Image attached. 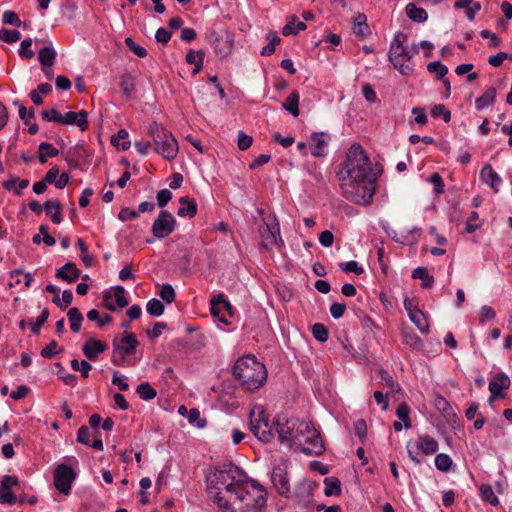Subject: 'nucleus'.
I'll use <instances>...</instances> for the list:
<instances>
[{
    "instance_id": "obj_64",
    "label": "nucleus",
    "mask_w": 512,
    "mask_h": 512,
    "mask_svg": "<svg viewBox=\"0 0 512 512\" xmlns=\"http://www.w3.org/2000/svg\"><path fill=\"white\" fill-rule=\"evenodd\" d=\"M172 199V193L168 189H162L157 193V204L163 208Z\"/></svg>"
},
{
    "instance_id": "obj_1",
    "label": "nucleus",
    "mask_w": 512,
    "mask_h": 512,
    "mask_svg": "<svg viewBox=\"0 0 512 512\" xmlns=\"http://www.w3.org/2000/svg\"><path fill=\"white\" fill-rule=\"evenodd\" d=\"M208 495L221 512H263L267 492L233 464L217 468L208 479Z\"/></svg>"
},
{
    "instance_id": "obj_61",
    "label": "nucleus",
    "mask_w": 512,
    "mask_h": 512,
    "mask_svg": "<svg viewBox=\"0 0 512 512\" xmlns=\"http://www.w3.org/2000/svg\"><path fill=\"white\" fill-rule=\"evenodd\" d=\"M3 23L7 25H13L19 27L21 25V21L19 16L14 12L7 10L3 13Z\"/></svg>"
},
{
    "instance_id": "obj_32",
    "label": "nucleus",
    "mask_w": 512,
    "mask_h": 512,
    "mask_svg": "<svg viewBox=\"0 0 512 512\" xmlns=\"http://www.w3.org/2000/svg\"><path fill=\"white\" fill-rule=\"evenodd\" d=\"M2 186L6 190H13L16 195H21L22 190L29 186V180H18V178H11L4 181Z\"/></svg>"
},
{
    "instance_id": "obj_58",
    "label": "nucleus",
    "mask_w": 512,
    "mask_h": 512,
    "mask_svg": "<svg viewBox=\"0 0 512 512\" xmlns=\"http://www.w3.org/2000/svg\"><path fill=\"white\" fill-rule=\"evenodd\" d=\"M31 45H32V39L31 38L24 39L21 42L20 49H19V54L23 58L31 59V58L34 57V55H35L34 51L29 49L31 47Z\"/></svg>"
},
{
    "instance_id": "obj_34",
    "label": "nucleus",
    "mask_w": 512,
    "mask_h": 512,
    "mask_svg": "<svg viewBox=\"0 0 512 512\" xmlns=\"http://www.w3.org/2000/svg\"><path fill=\"white\" fill-rule=\"evenodd\" d=\"M33 243L40 244L44 242L47 246H54L56 241L55 238L49 234L48 226L41 225L39 227V233L33 236Z\"/></svg>"
},
{
    "instance_id": "obj_17",
    "label": "nucleus",
    "mask_w": 512,
    "mask_h": 512,
    "mask_svg": "<svg viewBox=\"0 0 512 512\" xmlns=\"http://www.w3.org/2000/svg\"><path fill=\"white\" fill-rule=\"evenodd\" d=\"M212 46L220 58L227 57L233 49V38L229 33H211Z\"/></svg>"
},
{
    "instance_id": "obj_19",
    "label": "nucleus",
    "mask_w": 512,
    "mask_h": 512,
    "mask_svg": "<svg viewBox=\"0 0 512 512\" xmlns=\"http://www.w3.org/2000/svg\"><path fill=\"white\" fill-rule=\"evenodd\" d=\"M328 139L329 136L323 132L313 133L309 140V146L312 155L316 157L324 156Z\"/></svg>"
},
{
    "instance_id": "obj_55",
    "label": "nucleus",
    "mask_w": 512,
    "mask_h": 512,
    "mask_svg": "<svg viewBox=\"0 0 512 512\" xmlns=\"http://www.w3.org/2000/svg\"><path fill=\"white\" fill-rule=\"evenodd\" d=\"M49 317V310L47 308L43 309L40 316L36 319L34 323L31 324V330L34 334H39L41 327L47 321Z\"/></svg>"
},
{
    "instance_id": "obj_26",
    "label": "nucleus",
    "mask_w": 512,
    "mask_h": 512,
    "mask_svg": "<svg viewBox=\"0 0 512 512\" xmlns=\"http://www.w3.org/2000/svg\"><path fill=\"white\" fill-rule=\"evenodd\" d=\"M180 208L177 211V214L180 217H189L192 218L197 213V204L194 199H190L188 197H181L180 200Z\"/></svg>"
},
{
    "instance_id": "obj_22",
    "label": "nucleus",
    "mask_w": 512,
    "mask_h": 512,
    "mask_svg": "<svg viewBox=\"0 0 512 512\" xmlns=\"http://www.w3.org/2000/svg\"><path fill=\"white\" fill-rule=\"evenodd\" d=\"M415 447L417 451H421L425 455L434 454L438 451L437 441L429 435L419 436Z\"/></svg>"
},
{
    "instance_id": "obj_37",
    "label": "nucleus",
    "mask_w": 512,
    "mask_h": 512,
    "mask_svg": "<svg viewBox=\"0 0 512 512\" xmlns=\"http://www.w3.org/2000/svg\"><path fill=\"white\" fill-rule=\"evenodd\" d=\"M326 496H338L341 494V483L336 477H327L324 479Z\"/></svg>"
},
{
    "instance_id": "obj_33",
    "label": "nucleus",
    "mask_w": 512,
    "mask_h": 512,
    "mask_svg": "<svg viewBox=\"0 0 512 512\" xmlns=\"http://www.w3.org/2000/svg\"><path fill=\"white\" fill-rule=\"evenodd\" d=\"M367 17L365 14H358L354 19L353 31L360 37H365L370 34L369 27L366 23Z\"/></svg>"
},
{
    "instance_id": "obj_11",
    "label": "nucleus",
    "mask_w": 512,
    "mask_h": 512,
    "mask_svg": "<svg viewBox=\"0 0 512 512\" xmlns=\"http://www.w3.org/2000/svg\"><path fill=\"white\" fill-rule=\"evenodd\" d=\"M271 481L280 496L285 498L290 497L291 487L288 466L285 462H282L273 468L271 472Z\"/></svg>"
},
{
    "instance_id": "obj_59",
    "label": "nucleus",
    "mask_w": 512,
    "mask_h": 512,
    "mask_svg": "<svg viewBox=\"0 0 512 512\" xmlns=\"http://www.w3.org/2000/svg\"><path fill=\"white\" fill-rule=\"evenodd\" d=\"M253 142V138L243 131H240L237 136V145L238 148L242 151L247 150Z\"/></svg>"
},
{
    "instance_id": "obj_18",
    "label": "nucleus",
    "mask_w": 512,
    "mask_h": 512,
    "mask_svg": "<svg viewBox=\"0 0 512 512\" xmlns=\"http://www.w3.org/2000/svg\"><path fill=\"white\" fill-rule=\"evenodd\" d=\"M107 349L104 342L96 338L88 339L82 347V352L85 357L91 361H95L99 354Z\"/></svg>"
},
{
    "instance_id": "obj_57",
    "label": "nucleus",
    "mask_w": 512,
    "mask_h": 512,
    "mask_svg": "<svg viewBox=\"0 0 512 512\" xmlns=\"http://www.w3.org/2000/svg\"><path fill=\"white\" fill-rule=\"evenodd\" d=\"M478 220H479L478 213L475 211L471 212L469 218L467 219L466 227H465V230L467 233H473L481 226V224L477 222Z\"/></svg>"
},
{
    "instance_id": "obj_31",
    "label": "nucleus",
    "mask_w": 512,
    "mask_h": 512,
    "mask_svg": "<svg viewBox=\"0 0 512 512\" xmlns=\"http://www.w3.org/2000/svg\"><path fill=\"white\" fill-rule=\"evenodd\" d=\"M406 14L412 21L418 23L426 21L428 17L427 12L423 8H419L413 3L407 4Z\"/></svg>"
},
{
    "instance_id": "obj_29",
    "label": "nucleus",
    "mask_w": 512,
    "mask_h": 512,
    "mask_svg": "<svg viewBox=\"0 0 512 512\" xmlns=\"http://www.w3.org/2000/svg\"><path fill=\"white\" fill-rule=\"evenodd\" d=\"M496 89L489 87L482 96L476 99L475 106L477 110H482L485 107L492 105L495 101Z\"/></svg>"
},
{
    "instance_id": "obj_45",
    "label": "nucleus",
    "mask_w": 512,
    "mask_h": 512,
    "mask_svg": "<svg viewBox=\"0 0 512 512\" xmlns=\"http://www.w3.org/2000/svg\"><path fill=\"white\" fill-rule=\"evenodd\" d=\"M312 334L313 337L321 343L326 342L329 336V332L326 326L320 323H316L312 326Z\"/></svg>"
},
{
    "instance_id": "obj_5",
    "label": "nucleus",
    "mask_w": 512,
    "mask_h": 512,
    "mask_svg": "<svg viewBox=\"0 0 512 512\" xmlns=\"http://www.w3.org/2000/svg\"><path fill=\"white\" fill-rule=\"evenodd\" d=\"M406 42L407 35L403 32H398L391 42L388 53L389 61L402 75H409L413 71V67L410 64L412 55L405 46Z\"/></svg>"
},
{
    "instance_id": "obj_6",
    "label": "nucleus",
    "mask_w": 512,
    "mask_h": 512,
    "mask_svg": "<svg viewBox=\"0 0 512 512\" xmlns=\"http://www.w3.org/2000/svg\"><path fill=\"white\" fill-rule=\"evenodd\" d=\"M148 134L153 140L155 151L164 159L172 160L177 156L178 143L173 135L157 122L150 124Z\"/></svg>"
},
{
    "instance_id": "obj_7",
    "label": "nucleus",
    "mask_w": 512,
    "mask_h": 512,
    "mask_svg": "<svg viewBox=\"0 0 512 512\" xmlns=\"http://www.w3.org/2000/svg\"><path fill=\"white\" fill-rule=\"evenodd\" d=\"M250 430L262 442L268 443L274 438L269 418L262 407H256L250 412Z\"/></svg>"
},
{
    "instance_id": "obj_28",
    "label": "nucleus",
    "mask_w": 512,
    "mask_h": 512,
    "mask_svg": "<svg viewBox=\"0 0 512 512\" xmlns=\"http://www.w3.org/2000/svg\"><path fill=\"white\" fill-rule=\"evenodd\" d=\"M57 53L52 46L42 48L38 53V60L43 67H52L54 65Z\"/></svg>"
},
{
    "instance_id": "obj_2",
    "label": "nucleus",
    "mask_w": 512,
    "mask_h": 512,
    "mask_svg": "<svg viewBox=\"0 0 512 512\" xmlns=\"http://www.w3.org/2000/svg\"><path fill=\"white\" fill-rule=\"evenodd\" d=\"M337 176L342 194L347 200L360 205L370 204L378 174L360 144L350 146Z\"/></svg>"
},
{
    "instance_id": "obj_27",
    "label": "nucleus",
    "mask_w": 512,
    "mask_h": 512,
    "mask_svg": "<svg viewBox=\"0 0 512 512\" xmlns=\"http://www.w3.org/2000/svg\"><path fill=\"white\" fill-rule=\"evenodd\" d=\"M44 210L48 215H51V220L55 224H60L62 221L61 217V204L57 200H47L43 204Z\"/></svg>"
},
{
    "instance_id": "obj_9",
    "label": "nucleus",
    "mask_w": 512,
    "mask_h": 512,
    "mask_svg": "<svg viewBox=\"0 0 512 512\" xmlns=\"http://www.w3.org/2000/svg\"><path fill=\"white\" fill-rule=\"evenodd\" d=\"M53 116L49 117L48 113L41 112L42 118L46 121H53L64 125H76L82 131L88 128V114L85 110L79 112H67L64 115L60 114L56 109H52Z\"/></svg>"
},
{
    "instance_id": "obj_4",
    "label": "nucleus",
    "mask_w": 512,
    "mask_h": 512,
    "mask_svg": "<svg viewBox=\"0 0 512 512\" xmlns=\"http://www.w3.org/2000/svg\"><path fill=\"white\" fill-rule=\"evenodd\" d=\"M296 425V445L302 452L308 455H321L325 448L320 437L319 431L311 422L303 420L295 421Z\"/></svg>"
},
{
    "instance_id": "obj_56",
    "label": "nucleus",
    "mask_w": 512,
    "mask_h": 512,
    "mask_svg": "<svg viewBox=\"0 0 512 512\" xmlns=\"http://www.w3.org/2000/svg\"><path fill=\"white\" fill-rule=\"evenodd\" d=\"M125 44H126V45H127V47H128V48H129V49H130L134 54H136L138 57L143 58V57H146V56H147V54H148L147 50H146L144 47H142V46H140V45L136 44V43L132 40V38H130V37H127V38L125 39Z\"/></svg>"
},
{
    "instance_id": "obj_42",
    "label": "nucleus",
    "mask_w": 512,
    "mask_h": 512,
    "mask_svg": "<svg viewBox=\"0 0 512 512\" xmlns=\"http://www.w3.org/2000/svg\"><path fill=\"white\" fill-rule=\"evenodd\" d=\"M480 494L482 500L488 502L489 504L496 506L499 503L498 498L494 494L492 487L488 484H483L480 486Z\"/></svg>"
},
{
    "instance_id": "obj_20",
    "label": "nucleus",
    "mask_w": 512,
    "mask_h": 512,
    "mask_svg": "<svg viewBox=\"0 0 512 512\" xmlns=\"http://www.w3.org/2000/svg\"><path fill=\"white\" fill-rule=\"evenodd\" d=\"M509 386V377L504 373L497 374L489 383V391L492 394L489 401H492L493 397H503L502 390L508 389Z\"/></svg>"
},
{
    "instance_id": "obj_46",
    "label": "nucleus",
    "mask_w": 512,
    "mask_h": 512,
    "mask_svg": "<svg viewBox=\"0 0 512 512\" xmlns=\"http://www.w3.org/2000/svg\"><path fill=\"white\" fill-rule=\"evenodd\" d=\"M427 70L430 73H435L438 79H443L448 73V68L440 61L430 62L427 65Z\"/></svg>"
},
{
    "instance_id": "obj_39",
    "label": "nucleus",
    "mask_w": 512,
    "mask_h": 512,
    "mask_svg": "<svg viewBox=\"0 0 512 512\" xmlns=\"http://www.w3.org/2000/svg\"><path fill=\"white\" fill-rule=\"evenodd\" d=\"M59 151L48 142L39 145V161L45 163L48 158L57 156Z\"/></svg>"
},
{
    "instance_id": "obj_47",
    "label": "nucleus",
    "mask_w": 512,
    "mask_h": 512,
    "mask_svg": "<svg viewBox=\"0 0 512 512\" xmlns=\"http://www.w3.org/2000/svg\"><path fill=\"white\" fill-rule=\"evenodd\" d=\"M21 38V33L18 30H8L5 28L0 29V40L5 43H15Z\"/></svg>"
},
{
    "instance_id": "obj_35",
    "label": "nucleus",
    "mask_w": 512,
    "mask_h": 512,
    "mask_svg": "<svg viewBox=\"0 0 512 512\" xmlns=\"http://www.w3.org/2000/svg\"><path fill=\"white\" fill-rule=\"evenodd\" d=\"M299 98V93L297 91H293L283 102V108L289 111L294 117L299 115Z\"/></svg>"
},
{
    "instance_id": "obj_50",
    "label": "nucleus",
    "mask_w": 512,
    "mask_h": 512,
    "mask_svg": "<svg viewBox=\"0 0 512 512\" xmlns=\"http://www.w3.org/2000/svg\"><path fill=\"white\" fill-rule=\"evenodd\" d=\"M87 318L90 321H97L99 326H105L106 324L112 321V317L109 314H105L104 316H100L99 312L96 309H91L87 313Z\"/></svg>"
},
{
    "instance_id": "obj_10",
    "label": "nucleus",
    "mask_w": 512,
    "mask_h": 512,
    "mask_svg": "<svg viewBox=\"0 0 512 512\" xmlns=\"http://www.w3.org/2000/svg\"><path fill=\"white\" fill-rule=\"evenodd\" d=\"M298 418L287 419L283 415H277L273 424L276 426V432L281 442H288L291 446L296 445V423Z\"/></svg>"
},
{
    "instance_id": "obj_60",
    "label": "nucleus",
    "mask_w": 512,
    "mask_h": 512,
    "mask_svg": "<svg viewBox=\"0 0 512 512\" xmlns=\"http://www.w3.org/2000/svg\"><path fill=\"white\" fill-rule=\"evenodd\" d=\"M58 344L52 340L46 347L41 350V356L44 358H52L58 353L62 352V349L57 350Z\"/></svg>"
},
{
    "instance_id": "obj_14",
    "label": "nucleus",
    "mask_w": 512,
    "mask_h": 512,
    "mask_svg": "<svg viewBox=\"0 0 512 512\" xmlns=\"http://www.w3.org/2000/svg\"><path fill=\"white\" fill-rule=\"evenodd\" d=\"M259 234L261 246L266 250H271L273 247L283 244V240L280 237V228L277 223L272 226L264 223L259 227Z\"/></svg>"
},
{
    "instance_id": "obj_52",
    "label": "nucleus",
    "mask_w": 512,
    "mask_h": 512,
    "mask_svg": "<svg viewBox=\"0 0 512 512\" xmlns=\"http://www.w3.org/2000/svg\"><path fill=\"white\" fill-rule=\"evenodd\" d=\"M158 294L168 304L175 300V291L170 284H163Z\"/></svg>"
},
{
    "instance_id": "obj_48",
    "label": "nucleus",
    "mask_w": 512,
    "mask_h": 512,
    "mask_svg": "<svg viewBox=\"0 0 512 512\" xmlns=\"http://www.w3.org/2000/svg\"><path fill=\"white\" fill-rule=\"evenodd\" d=\"M452 459L444 453L438 454L435 457V466L438 470L446 472L451 468Z\"/></svg>"
},
{
    "instance_id": "obj_21",
    "label": "nucleus",
    "mask_w": 512,
    "mask_h": 512,
    "mask_svg": "<svg viewBox=\"0 0 512 512\" xmlns=\"http://www.w3.org/2000/svg\"><path fill=\"white\" fill-rule=\"evenodd\" d=\"M316 488L314 482L302 480L295 488V496L301 503H309L313 497V491Z\"/></svg>"
},
{
    "instance_id": "obj_15",
    "label": "nucleus",
    "mask_w": 512,
    "mask_h": 512,
    "mask_svg": "<svg viewBox=\"0 0 512 512\" xmlns=\"http://www.w3.org/2000/svg\"><path fill=\"white\" fill-rule=\"evenodd\" d=\"M19 485V480L14 475H5L2 478L0 484V503L14 505L18 501L20 503L24 502L23 498H17V496L13 493L12 488Z\"/></svg>"
},
{
    "instance_id": "obj_40",
    "label": "nucleus",
    "mask_w": 512,
    "mask_h": 512,
    "mask_svg": "<svg viewBox=\"0 0 512 512\" xmlns=\"http://www.w3.org/2000/svg\"><path fill=\"white\" fill-rule=\"evenodd\" d=\"M136 392L142 400L149 401L156 397V390L148 383H141L137 386Z\"/></svg>"
},
{
    "instance_id": "obj_30",
    "label": "nucleus",
    "mask_w": 512,
    "mask_h": 512,
    "mask_svg": "<svg viewBox=\"0 0 512 512\" xmlns=\"http://www.w3.org/2000/svg\"><path fill=\"white\" fill-rule=\"evenodd\" d=\"M409 319L421 333L426 334L429 332V325L426 316L420 309L410 313Z\"/></svg>"
},
{
    "instance_id": "obj_63",
    "label": "nucleus",
    "mask_w": 512,
    "mask_h": 512,
    "mask_svg": "<svg viewBox=\"0 0 512 512\" xmlns=\"http://www.w3.org/2000/svg\"><path fill=\"white\" fill-rule=\"evenodd\" d=\"M342 270L346 273L354 272L357 275L363 273V268L358 265V263L354 260L348 261L344 264H340Z\"/></svg>"
},
{
    "instance_id": "obj_36",
    "label": "nucleus",
    "mask_w": 512,
    "mask_h": 512,
    "mask_svg": "<svg viewBox=\"0 0 512 512\" xmlns=\"http://www.w3.org/2000/svg\"><path fill=\"white\" fill-rule=\"evenodd\" d=\"M67 316L70 321L71 330L75 333H78L81 329V324L84 319L83 315L77 307H73L69 309Z\"/></svg>"
},
{
    "instance_id": "obj_8",
    "label": "nucleus",
    "mask_w": 512,
    "mask_h": 512,
    "mask_svg": "<svg viewBox=\"0 0 512 512\" xmlns=\"http://www.w3.org/2000/svg\"><path fill=\"white\" fill-rule=\"evenodd\" d=\"M139 342L134 333H126L120 341L113 342V356L112 363L120 366L123 365L126 356L135 354Z\"/></svg>"
},
{
    "instance_id": "obj_3",
    "label": "nucleus",
    "mask_w": 512,
    "mask_h": 512,
    "mask_svg": "<svg viewBox=\"0 0 512 512\" xmlns=\"http://www.w3.org/2000/svg\"><path fill=\"white\" fill-rule=\"evenodd\" d=\"M233 375L247 391H256L263 386L267 379L265 366L255 356L239 358L234 367Z\"/></svg>"
},
{
    "instance_id": "obj_16",
    "label": "nucleus",
    "mask_w": 512,
    "mask_h": 512,
    "mask_svg": "<svg viewBox=\"0 0 512 512\" xmlns=\"http://www.w3.org/2000/svg\"><path fill=\"white\" fill-rule=\"evenodd\" d=\"M103 305L110 311L126 307L128 300L125 297L124 287L115 286L111 290L105 291L103 294Z\"/></svg>"
},
{
    "instance_id": "obj_54",
    "label": "nucleus",
    "mask_w": 512,
    "mask_h": 512,
    "mask_svg": "<svg viewBox=\"0 0 512 512\" xmlns=\"http://www.w3.org/2000/svg\"><path fill=\"white\" fill-rule=\"evenodd\" d=\"M403 338H404V342L417 349V350H420L422 349L423 347V342L422 340L413 332H404L403 334Z\"/></svg>"
},
{
    "instance_id": "obj_43",
    "label": "nucleus",
    "mask_w": 512,
    "mask_h": 512,
    "mask_svg": "<svg viewBox=\"0 0 512 512\" xmlns=\"http://www.w3.org/2000/svg\"><path fill=\"white\" fill-rule=\"evenodd\" d=\"M146 310L151 316L159 317L164 313L165 307L160 300L153 298L147 302Z\"/></svg>"
},
{
    "instance_id": "obj_12",
    "label": "nucleus",
    "mask_w": 512,
    "mask_h": 512,
    "mask_svg": "<svg viewBox=\"0 0 512 512\" xmlns=\"http://www.w3.org/2000/svg\"><path fill=\"white\" fill-rule=\"evenodd\" d=\"M176 219L166 210H161L152 224V233L158 239L168 237L175 229Z\"/></svg>"
},
{
    "instance_id": "obj_41",
    "label": "nucleus",
    "mask_w": 512,
    "mask_h": 512,
    "mask_svg": "<svg viewBox=\"0 0 512 512\" xmlns=\"http://www.w3.org/2000/svg\"><path fill=\"white\" fill-rule=\"evenodd\" d=\"M128 132L124 129L118 131V133L111 138V143L121 150H127L130 147V142L125 141L128 138Z\"/></svg>"
},
{
    "instance_id": "obj_24",
    "label": "nucleus",
    "mask_w": 512,
    "mask_h": 512,
    "mask_svg": "<svg viewBox=\"0 0 512 512\" xmlns=\"http://www.w3.org/2000/svg\"><path fill=\"white\" fill-rule=\"evenodd\" d=\"M480 176L482 180L488 184L496 193L499 191L498 184L502 182L500 176L492 169L491 165L486 164L481 172Z\"/></svg>"
},
{
    "instance_id": "obj_49",
    "label": "nucleus",
    "mask_w": 512,
    "mask_h": 512,
    "mask_svg": "<svg viewBox=\"0 0 512 512\" xmlns=\"http://www.w3.org/2000/svg\"><path fill=\"white\" fill-rule=\"evenodd\" d=\"M431 115L434 118L441 117L446 123L451 120V113L443 104L435 105L431 109Z\"/></svg>"
},
{
    "instance_id": "obj_53",
    "label": "nucleus",
    "mask_w": 512,
    "mask_h": 512,
    "mask_svg": "<svg viewBox=\"0 0 512 512\" xmlns=\"http://www.w3.org/2000/svg\"><path fill=\"white\" fill-rule=\"evenodd\" d=\"M120 86L126 95H130L135 90L134 78L130 74L121 77Z\"/></svg>"
},
{
    "instance_id": "obj_38",
    "label": "nucleus",
    "mask_w": 512,
    "mask_h": 512,
    "mask_svg": "<svg viewBox=\"0 0 512 512\" xmlns=\"http://www.w3.org/2000/svg\"><path fill=\"white\" fill-rule=\"evenodd\" d=\"M412 277L414 279L422 280V288H431L434 283L433 276L429 275L427 269L424 267H417L416 269H414Z\"/></svg>"
},
{
    "instance_id": "obj_23",
    "label": "nucleus",
    "mask_w": 512,
    "mask_h": 512,
    "mask_svg": "<svg viewBox=\"0 0 512 512\" xmlns=\"http://www.w3.org/2000/svg\"><path fill=\"white\" fill-rule=\"evenodd\" d=\"M80 276V270L76 267L75 263L68 262L63 267L57 270L56 277L68 283L75 282Z\"/></svg>"
},
{
    "instance_id": "obj_51",
    "label": "nucleus",
    "mask_w": 512,
    "mask_h": 512,
    "mask_svg": "<svg viewBox=\"0 0 512 512\" xmlns=\"http://www.w3.org/2000/svg\"><path fill=\"white\" fill-rule=\"evenodd\" d=\"M188 421L190 424L195 425L198 428H204L206 426V420L201 418L200 412L197 408L189 410Z\"/></svg>"
},
{
    "instance_id": "obj_62",
    "label": "nucleus",
    "mask_w": 512,
    "mask_h": 512,
    "mask_svg": "<svg viewBox=\"0 0 512 512\" xmlns=\"http://www.w3.org/2000/svg\"><path fill=\"white\" fill-rule=\"evenodd\" d=\"M77 244L81 250L82 261L84 262V264L86 266H91V264L93 262V257L88 253L87 245L81 238L78 239Z\"/></svg>"
},
{
    "instance_id": "obj_13",
    "label": "nucleus",
    "mask_w": 512,
    "mask_h": 512,
    "mask_svg": "<svg viewBox=\"0 0 512 512\" xmlns=\"http://www.w3.org/2000/svg\"><path fill=\"white\" fill-rule=\"evenodd\" d=\"M76 478L74 470L66 464H59L54 472V485L65 495L69 494L73 481Z\"/></svg>"
},
{
    "instance_id": "obj_25",
    "label": "nucleus",
    "mask_w": 512,
    "mask_h": 512,
    "mask_svg": "<svg viewBox=\"0 0 512 512\" xmlns=\"http://www.w3.org/2000/svg\"><path fill=\"white\" fill-rule=\"evenodd\" d=\"M205 52L203 50H189L186 54L185 60L188 64H193L194 69L192 74L197 75L203 68Z\"/></svg>"
},
{
    "instance_id": "obj_44",
    "label": "nucleus",
    "mask_w": 512,
    "mask_h": 512,
    "mask_svg": "<svg viewBox=\"0 0 512 512\" xmlns=\"http://www.w3.org/2000/svg\"><path fill=\"white\" fill-rule=\"evenodd\" d=\"M410 408L407 403L402 402L399 404L396 410V416L403 421L405 428L411 427V421L409 418Z\"/></svg>"
}]
</instances>
